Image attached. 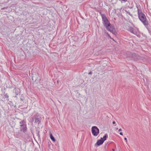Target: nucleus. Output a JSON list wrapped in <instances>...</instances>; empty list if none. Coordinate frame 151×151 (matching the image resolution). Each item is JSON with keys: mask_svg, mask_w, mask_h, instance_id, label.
Returning <instances> with one entry per match:
<instances>
[{"mask_svg": "<svg viewBox=\"0 0 151 151\" xmlns=\"http://www.w3.org/2000/svg\"><path fill=\"white\" fill-rule=\"evenodd\" d=\"M102 17V22L104 27L107 30L111 32L114 35L116 33L114 26L111 24L105 15L101 14Z\"/></svg>", "mask_w": 151, "mask_h": 151, "instance_id": "1", "label": "nucleus"}, {"mask_svg": "<svg viewBox=\"0 0 151 151\" xmlns=\"http://www.w3.org/2000/svg\"><path fill=\"white\" fill-rule=\"evenodd\" d=\"M137 11L138 18L142 22L145 26L148 25V22L146 20V18L145 14L141 12H139L138 9Z\"/></svg>", "mask_w": 151, "mask_h": 151, "instance_id": "2", "label": "nucleus"}, {"mask_svg": "<svg viewBox=\"0 0 151 151\" xmlns=\"http://www.w3.org/2000/svg\"><path fill=\"white\" fill-rule=\"evenodd\" d=\"M127 57L129 60L136 61L141 59V57L137 54L134 53L127 52Z\"/></svg>", "mask_w": 151, "mask_h": 151, "instance_id": "3", "label": "nucleus"}, {"mask_svg": "<svg viewBox=\"0 0 151 151\" xmlns=\"http://www.w3.org/2000/svg\"><path fill=\"white\" fill-rule=\"evenodd\" d=\"M19 124L20 126V131H22L24 133H25L27 131L26 122L24 120H23L19 122Z\"/></svg>", "mask_w": 151, "mask_h": 151, "instance_id": "4", "label": "nucleus"}, {"mask_svg": "<svg viewBox=\"0 0 151 151\" xmlns=\"http://www.w3.org/2000/svg\"><path fill=\"white\" fill-rule=\"evenodd\" d=\"M91 132L93 136H96L99 133V130L96 126H93L91 128Z\"/></svg>", "mask_w": 151, "mask_h": 151, "instance_id": "5", "label": "nucleus"}, {"mask_svg": "<svg viewBox=\"0 0 151 151\" xmlns=\"http://www.w3.org/2000/svg\"><path fill=\"white\" fill-rule=\"evenodd\" d=\"M33 118L35 119L34 123L39 124L41 122V117L39 115L36 114L33 116Z\"/></svg>", "mask_w": 151, "mask_h": 151, "instance_id": "6", "label": "nucleus"}, {"mask_svg": "<svg viewBox=\"0 0 151 151\" xmlns=\"http://www.w3.org/2000/svg\"><path fill=\"white\" fill-rule=\"evenodd\" d=\"M104 141H103L101 139H100L98 140L97 141L95 145H96L98 146H99L101 145L102 144L104 143Z\"/></svg>", "mask_w": 151, "mask_h": 151, "instance_id": "7", "label": "nucleus"}, {"mask_svg": "<svg viewBox=\"0 0 151 151\" xmlns=\"http://www.w3.org/2000/svg\"><path fill=\"white\" fill-rule=\"evenodd\" d=\"M108 135L107 134H105L104 136H103V137H101V139L103 141H104V142L108 138Z\"/></svg>", "mask_w": 151, "mask_h": 151, "instance_id": "8", "label": "nucleus"}, {"mask_svg": "<svg viewBox=\"0 0 151 151\" xmlns=\"http://www.w3.org/2000/svg\"><path fill=\"white\" fill-rule=\"evenodd\" d=\"M50 138L53 142H55V140H56L55 139V138L53 136L52 133H50Z\"/></svg>", "mask_w": 151, "mask_h": 151, "instance_id": "9", "label": "nucleus"}, {"mask_svg": "<svg viewBox=\"0 0 151 151\" xmlns=\"http://www.w3.org/2000/svg\"><path fill=\"white\" fill-rule=\"evenodd\" d=\"M14 91H15V93L16 94V96L15 97H17V96L18 95L19 92L18 91H17V89L15 88H14Z\"/></svg>", "mask_w": 151, "mask_h": 151, "instance_id": "10", "label": "nucleus"}, {"mask_svg": "<svg viewBox=\"0 0 151 151\" xmlns=\"http://www.w3.org/2000/svg\"><path fill=\"white\" fill-rule=\"evenodd\" d=\"M4 96L5 98H6V100H7V101H8L9 100V99H8L9 96L8 94L7 93H5L4 94Z\"/></svg>", "mask_w": 151, "mask_h": 151, "instance_id": "11", "label": "nucleus"}, {"mask_svg": "<svg viewBox=\"0 0 151 151\" xmlns=\"http://www.w3.org/2000/svg\"><path fill=\"white\" fill-rule=\"evenodd\" d=\"M40 132L39 131H38L37 133V135L38 137V138H40Z\"/></svg>", "mask_w": 151, "mask_h": 151, "instance_id": "12", "label": "nucleus"}, {"mask_svg": "<svg viewBox=\"0 0 151 151\" xmlns=\"http://www.w3.org/2000/svg\"><path fill=\"white\" fill-rule=\"evenodd\" d=\"M31 121L32 122H34V120L35 121V119L33 118V117L31 118Z\"/></svg>", "mask_w": 151, "mask_h": 151, "instance_id": "13", "label": "nucleus"}, {"mask_svg": "<svg viewBox=\"0 0 151 151\" xmlns=\"http://www.w3.org/2000/svg\"><path fill=\"white\" fill-rule=\"evenodd\" d=\"M7 8H8V7H3V8H1V10H4V9H7Z\"/></svg>", "mask_w": 151, "mask_h": 151, "instance_id": "14", "label": "nucleus"}, {"mask_svg": "<svg viewBox=\"0 0 151 151\" xmlns=\"http://www.w3.org/2000/svg\"><path fill=\"white\" fill-rule=\"evenodd\" d=\"M7 86L8 88H13L12 86H10V85H9V86Z\"/></svg>", "mask_w": 151, "mask_h": 151, "instance_id": "15", "label": "nucleus"}, {"mask_svg": "<svg viewBox=\"0 0 151 151\" xmlns=\"http://www.w3.org/2000/svg\"><path fill=\"white\" fill-rule=\"evenodd\" d=\"M130 32H131V33H133V34H134V30H133V29H130Z\"/></svg>", "mask_w": 151, "mask_h": 151, "instance_id": "16", "label": "nucleus"}, {"mask_svg": "<svg viewBox=\"0 0 151 151\" xmlns=\"http://www.w3.org/2000/svg\"><path fill=\"white\" fill-rule=\"evenodd\" d=\"M119 1H122L125 2L127 1V0H119Z\"/></svg>", "mask_w": 151, "mask_h": 151, "instance_id": "17", "label": "nucleus"}, {"mask_svg": "<svg viewBox=\"0 0 151 151\" xmlns=\"http://www.w3.org/2000/svg\"><path fill=\"white\" fill-rule=\"evenodd\" d=\"M92 73L91 71H90L89 73H88V74L89 75H91Z\"/></svg>", "mask_w": 151, "mask_h": 151, "instance_id": "18", "label": "nucleus"}, {"mask_svg": "<svg viewBox=\"0 0 151 151\" xmlns=\"http://www.w3.org/2000/svg\"><path fill=\"white\" fill-rule=\"evenodd\" d=\"M106 34H107V35H108V36H109V37H110L111 38V36H110L109 35V33L108 32H107Z\"/></svg>", "mask_w": 151, "mask_h": 151, "instance_id": "19", "label": "nucleus"}, {"mask_svg": "<svg viewBox=\"0 0 151 151\" xmlns=\"http://www.w3.org/2000/svg\"><path fill=\"white\" fill-rule=\"evenodd\" d=\"M124 140H125V141H126V142H127V138H126V137H125V138H124Z\"/></svg>", "mask_w": 151, "mask_h": 151, "instance_id": "20", "label": "nucleus"}, {"mask_svg": "<svg viewBox=\"0 0 151 151\" xmlns=\"http://www.w3.org/2000/svg\"><path fill=\"white\" fill-rule=\"evenodd\" d=\"M119 134L120 135H123V133L122 132H121L119 133Z\"/></svg>", "mask_w": 151, "mask_h": 151, "instance_id": "21", "label": "nucleus"}, {"mask_svg": "<svg viewBox=\"0 0 151 151\" xmlns=\"http://www.w3.org/2000/svg\"><path fill=\"white\" fill-rule=\"evenodd\" d=\"M122 130V129H119L118 131H119V132H120V131H121Z\"/></svg>", "mask_w": 151, "mask_h": 151, "instance_id": "22", "label": "nucleus"}, {"mask_svg": "<svg viewBox=\"0 0 151 151\" xmlns=\"http://www.w3.org/2000/svg\"><path fill=\"white\" fill-rule=\"evenodd\" d=\"M116 123V122L115 121H113L112 122V124H115Z\"/></svg>", "mask_w": 151, "mask_h": 151, "instance_id": "23", "label": "nucleus"}, {"mask_svg": "<svg viewBox=\"0 0 151 151\" xmlns=\"http://www.w3.org/2000/svg\"><path fill=\"white\" fill-rule=\"evenodd\" d=\"M128 14H129L130 15L132 16V14H131L130 12H129L128 13Z\"/></svg>", "mask_w": 151, "mask_h": 151, "instance_id": "24", "label": "nucleus"}, {"mask_svg": "<svg viewBox=\"0 0 151 151\" xmlns=\"http://www.w3.org/2000/svg\"><path fill=\"white\" fill-rule=\"evenodd\" d=\"M112 150L113 151H115V150L114 149H112Z\"/></svg>", "mask_w": 151, "mask_h": 151, "instance_id": "25", "label": "nucleus"}, {"mask_svg": "<svg viewBox=\"0 0 151 151\" xmlns=\"http://www.w3.org/2000/svg\"><path fill=\"white\" fill-rule=\"evenodd\" d=\"M34 77V76L32 78V80L33 81L34 80V79H33Z\"/></svg>", "mask_w": 151, "mask_h": 151, "instance_id": "26", "label": "nucleus"}, {"mask_svg": "<svg viewBox=\"0 0 151 151\" xmlns=\"http://www.w3.org/2000/svg\"><path fill=\"white\" fill-rule=\"evenodd\" d=\"M37 80V79H36L35 80V82Z\"/></svg>", "mask_w": 151, "mask_h": 151, "instance_id": "27", "label": "nucleus"}, {"mask_svg": "<svg viewBox=\"0 0 151 151\" xmlns=\"http://www.w3.org/2000/svg\"><path fill=\"white\" fill-rule=\"evenodd\" d=\"M57 83H58V81H57Z\"/></svg>", "mask_w": 151, "mask_h": 151, "instance_id": "28", "label": "nucleus"}, {"mask_svg": "<svg viewBox=\"0 0 151 151\" xmlns=\"http://www.w3.org/2000/svg\"><path fill=\"white\" fill-rule=\"evenodd\" d=\"M21 100L22 101H23V100L22 99H21Z\"/></svg>", "mask_w": 151, "mask_h": 151, "instance_id": "29", "label": "nucleus"}]
</instances>
